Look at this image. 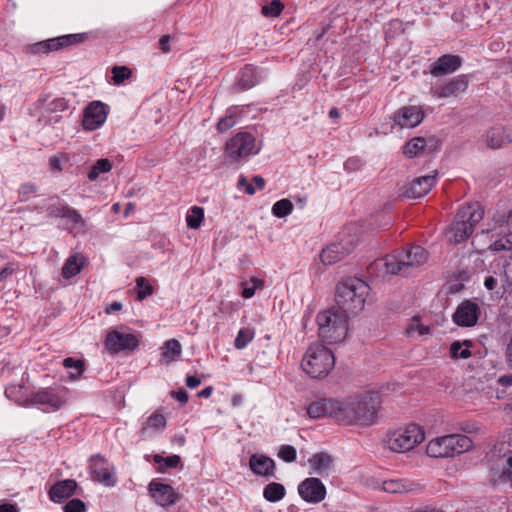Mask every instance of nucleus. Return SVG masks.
<instances>
[{
	"instance_id": "f257e3e1",
	"label": "nucleus",
	"mask_w": 512,
	"mask_h": 512,
	"mask_svg": "<svg viewBox=\"0 0 512 512\" xmlns=\"http://www.w3.org/2000/svg\"><path fill=\"white\" fill-rule=\"evenodd\" d=\"M427 259L428 252L422 246L410 245L406 249L396 250L374 260L367 267V271L369 275L375 277L405 275L410 268L423 265Z\"/></svg>"
},
{
	"instance_id": "f03ea898",
	"label": "nucleus",
	"mask_w": 512,
	"mask_h": 512,
	"mask_svg": "<svg viewBox=\"0 0 512 512\" xmlns=\"http://www.w3.org/2000/svg\"><path fill=\"white\" fill-rule=\"evenodd\" d=\"M381 405L379 392H367L356 399L341 402L339 422L368 426L375 422Z\"/></svg>"
},
{
	"instance_id": "7ed1b4c3",
	"label": "nucleus",
	"mask_w": 512,
	"mask_h": 512,
	"mask_svg": "<svg viewBox=\"0 0 512 512\" xmlns=\"http://www.w3.org/2000/svg\"><path fill=\"white\" fill-rule=\"evenodd\" d=\"M370 288L363 280L350 277L341 281L336 287L335 301L339 313L356 315L364 308L366 297Z\"/></svg>"
},
{
	"instance_id": "20e7f679",
	"label": "nucleus",
	"mask_w": 512,
	"mask_h": 512,
	"mask_svg": "<svg viewBox=\"0 0 512 512\" xmlns=\"http://www.w3.org/2000/svg\"><path fill=\"white\" fill-rule=\"evenodd\" d=\"M318 335L327 344L342 342L348 332L347 315L335 310H326L317 315Z\"/></svg>"
},
{
	"instance_id": "39448f33",
	"label": "nucleus",
	"mask_w": 512,
	"mask_h": 512,
	"mask_svg": "<svg viewBox=\"0 0 512 512\" xmlns=\"http://www.w3.org/2000/svg\"><path fill=\"white\" fill-rule=\"evenodd\" d=\"M483 217L484 210L478 202L461 207L457 212L455 221L451 224L450 240L454 243H461L468 239Z\"/></svg>"
},
{
	"instance_id": "423d86ee",
	"label": "nucleus",
	"mask_w": 512,
	"mask_h": 512,
	"mask_svg": "<svg viewBox=\"0 0 512 512\" xmlns=\"http://www.w3.org/2000/svg\"><path fill=\"white\" fill-rule=\"evenodd\" d=\"M335 365L333 352L320 344L310 345L301 363L302 369L312 378L328 375Z\"/></svg>"
},
{
	"instance_id": "0eeeda50",
	"label": "nucleus",
	"mask_w": 512,
	"mask_h": 512,
	"mask_svg": "<svg viewBox=\"0 0 512 512\" xmlns=\"http://www.w3.org/2000/svg\"><path fill=\"white\" fill-rule=\"evenodd\" d=\"M261 150V143L249 132H238L225 145L224 155L231 164H239L256 155Z\"/></svg>"
},
{
	"instance_id": "6e6552de",
	"label": "nucleus",
	"mask_w": 512,
	"mask_h": 512,
	"mask_svg": "<svg viewBox=\"0 0 512 512\" xmlns=\"http://www.w3.org/2000/svg\"><path fill=\"white\" fill-rule=\"evenodd\" d=\"M425 439L422 427L410 423L404 428L390 431L385 439L388 448L393 452L403 453L410 451Z\"/></svg>"
},
{
	"instance_id": "1a4fd4ad",
	"label": "nucleus",
	"mask_w": 512,
	"mask_h": 512,
	"mask_svg": "<svg viewBox=\"0 0 512 512\" xmlns=\"http://www.w3.org/2000/svg\"><path fill=\"white\" fill-rule=\"evenodd\" d=\"M140 339L133 333H123L116 329L107 332L104 346L110 354L122 351H134L139 347Z\"/></svg>"
},
{
	"instance_id": "9d476101",
	"label": "nucleus",
	"mask_w": 512,
	"mask_h": 512,
	"mask_svg": "<svg viewBox=\"0 0 512 512\" xmlns=\"http://www.w3.org/2000/svg\"><path fill=\"white\" fill-rule=\"evenodd\" d=\"M87 38V33L67 34L37 42L31 46V51L35 54H47L52 51H57L72 45L83 43Z\"/></svg>"
},
{
	"instance_id": "9b49d317",
	"label": "nucleus",
	"mask_w": 512,
	"mask_h": 512,
	"mask_svg": "<svg viewBox=\"0 0 512 512\" xmlns=\"http://www.w3.org/2000/svg\"><path fill=\"white\" fill-rule=\"evenodd\" d=\"M90 474L94 481L107 487H113L117 483V478L113 467L102 455L96 454L90 457Z\"/></svg>"
},
{
	"instance_id": "f8f14e48",
	"label": "nucleus",
	"mask_w": 512,
	"mask_h": 512,
	"mask_svg": "<svg viewBox=\"0 0 512 512\" xmlns=\"http://www.w3.org/2000/svg\"><path fill=\"white\" fill-rule=\"evenodd\" d=\"M306 410L311 419L330 417L339 422L341 402L331 398H320L311 402Z\"/></svg>"
},
{
	"instance_id": "ddd939ff",
	"label": "nucleus",
	"mask_w": 512,
	"mask_h": 512,
	"mask_svg": "<svg viewBox=\"0 0 512 512\" xmlns=\"http://www.w3.org/2000/svg\"><path fill=\"white\" fill-rule=\"evenodd\" d=\"M481 313L480 306L469 299L462 301L452 315L453 322L460 327H473Z\"/></svg>"
},
{
	"instance_id": "4468645a",
	"label": "nucleus",
	"mask_w": 512,
	"mask_h": 512,
	"mask_svg": "<svg viewBox=\"0 0 512 512\" xmlns=\"http://www.w3.org/2000/svg\"><path fill=\"white\" fill-rule=\"evenodd\" d=\"M32 405H44L52 411L60 409L65 403L64 388H42L30 395Z\"/></svg>"
},
{
	"instance_id": "2eb2a0df",
	"label": "nucleus",
	"mask_w": 512,
	"mask_h": 512,
	"mask_svg": "<svg viewBox=\"0 0 512 512\" xmlns=\"http://www.w3.org/2000/svg\"><path fill=\"white\" fill-rule=\"evenodd\" d=\"M298 493L305 502L317 504L325 499L327 490L319 478L309 477L298 485Z\"/></svg>"
},
{
	"instance_id": "dca6fc26",
	"label": "nucleus",
	"mask_w": 512,
	"mask_h": 512,
	"mask_svg": "<svg viewBox=\"0 0 512 512\" xmlns=\"http://www.w3.org/2000/svg\"><path fill=\"white\" fill-rule=\"evenodd\" d=\"M424 116L425 114L421 107L409 105L403 106L394 112L391 120L401 128H414L423 121Z\"/></svg>"
},
{
	"instance_id": "f3484780",
	"label": "nucleus",
	"mask_w": 512,
	"mask_h": 512,
	"mask_svg": "<svg viewBox=\"0 0 512 512\" xmlns=\"http://www.w3.org/2000/svg\"><path fill=\"white\" fill-rule=\"evenodd\" d=\"M469 82L470 76L467 74H461L436 86L433 90V94L437 98L456 97L459 94L466 92Z\"/></svg>"
},
{
	"instance_id": "a211bd4d",
	"label": "nucleus",
	"mask_w": 512,
	"mask_h": 512,
	"mask_svg": "<svg viewBox=\"0 0 512 512\" xmlns=\"http://www.w3.org/2000/svg\"><path fill=\"white\" fill-rule=\"evenodd\" d=\"M148 490L155 502L162 507L175 505L181 499V495L169 485L152 480Z\"/></svg>"
},
{
	"instance_id": "6ab92c4d",
	"label": "nucleus",
	"mask_w": 512,
	"mask_h": 512,
	"mask_svg": "<svg viewBox=\"0 0 512 512\" xmlns=\"http://www.w3.org/2000/svg\"><path fill=\"white\" fill-rule=\"evenodd\" d=\"M106 118V105L100 101H92L84 109L82 126L85 130L93 131L102 126Z\"/></svg>"
},
{
	"instance_id": "aec40b11",
	"label": "nucleus",
	"mask_w": 512,
	"mask_h": 512,
	"mask_svg": "<svg viewBox=\"0 0 512 512\" xmlns=\"http://www.w3.org/2000/svg\"><path fill=\"white\" fill-rule=\"evenodd\" d=\"M454 439L445 435L430 440L426 446V454L431 458H448L455 455Z\"/></svg>"
},
{
	"instance_id": "412c9836",
	"label": "nucleus",
	"mask_w": 512,
	"mask_h": 512,
	"mask_svg": "<svg viewBox=\"0 0 512 512\" xmlns=\"http://www.w3.org/2000/svg\"><path fill=\"white\" fill-rule=\"evenodd\" d=\"M354 246L351 242H335L322 249L320 253V259L324 265H333L347 255H349Z\"/></svg>"
},
{
	"instance_id": "4be33fe9",
	"label": "nucleus",
	"mask_w": 512,
	"mask_h": 512,
	"mask_svg": "<svg viewBox=\"0 0 512 512\" xmlns=\"http://www.w3.org/2000/svg\"><path fill=\"white\" fill-rule=\"evenodd\" d=\"M36 107L42 118H48L50 114L68 109V101L63 97L52 98L50 94H41L36 102Z\"/></svg>"
},
{
	"instance_id": "5701e85b",
	"label": "nucleus",
	"mask_w": 512,
	"mask_h": 512,
	"mask_svg": "<svg viewBox=\"0 0 512 512\" xmlns=\"http://www.w3.org/2000/svg\"><path fill=\"white\" fill-rule=\"evenodd\" d=\"M462 65V58L458 55L445 54L440 56L430 68L434 77L445 76L457 71Z\"/></svg>"
},
{
	"instance_id": "b1692460",
	"label": "nucleus",
	"mask_w": 512,
	"mask_h": 512,
	"mask_svg": "<svg viewBox=\"0 0 512 512\" xmlns=\"http://www.w3.org/2000/svg\"><path fill=\"white\" fill-rule=\"evenodd\" d=\"M77 486L78 484L74 479L60 480L49 489V498L55 503H61L75 494Z\"/></svg>"
},
{
	"instance_id": "393cba45",
	"label": "nucleus",
	"mask_w": 512,
	"mask_h": 512,
	"mask_svg": "<svg viewBox=\"0 0 512 512\" xmlns=\"http://www.w3.org/2000/svg\"><path fill=\"white\" fill-rule=\"evenodd\" d=\"M249 467L256 475L271 477L274 476L276 464L272 458L255 453L249 459Z\"/></svg>"
},
{
	"instance_id": "a878e982",
	"label": "nucleus",
	"mask_w": 512,
	"mask_h": 512,
	"mask_svg": "<svg viewBox=\"0 0 512 512\" xmlns=\"http://www.w3.org/2000/svg\"><path fill=\"white\" fill-rule=\"evenodd\" d=\"M436 175H426L416 178L406 189L405 195L411 198H420L428 194L435 186Z\"/></svg>"
},
{
	"instance_id": "bb28decb",
	"label": "nucleus",
	"mask_w": 512,
	"mask_h": 512,
	"mask_svg": "<svg viewBox=\"0 0 512 512\" xmlns=\"http://www.w3.org/2000/svg\"><path fill=\"white\" fill-rule=\"evenodd\" d=\"M313 471L323 476L333 466V458L326 452H319L312 455L308 460Z\"/></svg>"
},
{
	"instance_id": "cd10ccee",
	"label": "nucleus",
	"mask_w": 512,
	"mask_h": 512,
	"mask_svg": "<svg viewBox=\"0 0 512 512\" xmlns=\"http://www.w3.org/2000/svg\"><path fill=\"white\" fill-rule=\"evenodd\" d=\"M85 261L86 259L84 257L79 259L77 254L69 256L62 267V276L65 279H70L76 276L81 272Z\"/></svg>"
},
{
	"instance_id": "c85d7f7f",
	"label": "nucleus",
	"mask_w": 512,
	"mask_h": 512,
	"mask_svg": "<svg viewBox=\"0 0 512 512\" xmlns=\"http://www.w3.org/2000/svg\"><path fill=\"white\" fill-rule=\"evenodd\" d=\"M5 395L8 399L13 400L20 406H31L30 396H27L24 391V385L13 384L5 389Z\"/></svg>"
},
{
	"instance_id": "c756f323",
	"label": "nucleus",
	"mask_w": 512,
	"mask_h": 512,
	"mask_svg": "<svg viewBox=\"0 0 512 512\" xmlns=\"http://www.w3.org/2000/svg\"><path fill=\"white\" fill-rule=\"evenodd\" d=\"M512 142L504 127H493L487 132V144L492 149L500 148L505 142Z\"/></svg>"
},
{
	"instance_id": "7c9ffc66",
	"label": "nucleus",
	"mask_w": 512,
	"mask_h": 512,
	"mask_svg": "<svg viewBox=\"0 0 512 512\" xmlns=\"http://www.w3.org/2000/svg\"><path fill=\"white\" fill-rule=\"evenodd\" d=\"M162 359L168 364L175 361L182 352V346L176 339L166 341L162 348Z\"/></svg>"
},
{
	"instance_id": "2f4dec72",
	"label": "nucleus",
	"mask_w": 512,
	"mask_h": 512,
	"mask_svg": "<svg viewBox=\"0 0 512 512\" xmlns=\"http://www.w3.org/2000/svg\"><path fill=\"white\" fill-rule=\"evenodd\" d=\"M258 83L256 68L252 65H246L240 71L238 85L241 89H250Z\"/></svg>"
},
{
	"instance_id": "473e14b6",
	"label": "nucleus",
	"mask_w": 512,
	"mask_h": 512,
	"mask_svg": "<svg viewBox=\"0 0 512 512\" xmlns=\"http://www.w3.org/2000/svg\"><path fill=\"white\" fill-rule=\"evenodd\" d=\"M431 333V327L428 325H424L421 322V318L419 316L412 317L406 328H405V334L408 337L414 336L417 334L418 336H426Z\"/></svg>"
},
{
	"instance_id": "72a5a7b5",
	"label": "nucleus",
	"mask_w": 512,
	"mask_h": 512,
	"mask_svg": "<svg viewBox=\"0 0 512 512\" xmlns=\"http://www.w3.org/2000/svg\"><path fill=\"white\" fill-rule=\"evenodd\" d=\"M286 489L284 485L277 482L267 484L263 490V497L269 502H278L284 498Z\"/></svg>"
},
{
	"instance_id": "f704fd0d",
	"label": "nucleus",
	"mask_w": 512,
	"mask_h": 512,
	"mask_svg": "<svg viewBox=\"0 0 512 512\" xmlns=\"http://www.w3.org/2000/svg\"><path fill=\"white\" fill-rule=\"evenodd\" d=\"M112 167L113 164L109 159H98L91 167L90 171L87 174V177L90 181H95L98 179L100 174L110 172L112 170Z\"/></svg>"
},
{
	"instance_id": "c9c22d12",
	"label": "nucleus",
	"mask_w": 512,
	"mask_h": 512,
	"mask_svg": "<svg viewBox=\"0 0 512 512\" xmlns=\"http://www.w3.org/2000/svg\"><path fill=\"white\" fill-rule=\"evenodd\" d=\"M425 146L426 140L423 137H415L405 144L403 153L409 158H414L424 151Z\"/></svg>"
},
{
	"instance_id": "e433bc0d",
	"label": "nucleus",
	"mask_w": 512,
	"mask_h": 512,
	"mask_svg": "<svg viewBox=\"0 0 512 512\" xmlns=\"http://www.w3.org/2000/svg\"><path fill=\"white\" fill-rule=\"evenodd\" d=\"M167 421L163 414L158 411L153 412L143 424L141 428V433L145 434L146 430L149 428H154L156 430H162L166 427Z\"/></svg>"
},
{
	"instance_id": "4c0bfd02",
	"label": "nucleus",
	"mask_w": 512,
	"mask_h": 512,
	"mask_svg": "<svg viewBox=\"0 0 512 512\" xmlns=\"http://www.w3.org/2000/svg\"><path fill=\"white\" fill-rule=\"evenodd\" d=\"M472 345L471 341L461 343L454 341L450 346V356L453 359H467L471 356L469 347Z\"/></svg>"
},
{
	"instance_id": "58836bf2",
	"label": "nucleus",
	"mask_w": 512,
	"mask_h": 512,
	"mask_svg": "<svg viewBox=\"0 0 512 512\" xmlns=\"http://www.w3.org/2000/svg\"><path fill=\"white\" fill-rule=\"evenodd\" d=\"M153 460L156 464L159 465V472H165V470L169 468H176L181 462V458L179 455L163 457L159 454H156L154 455Z\"/></svg>"
},
{
	"instance_id": "ea45409f",
	"label": "nucleus",
	"mask_w": 512,
	"mask_h": 512,
	"mask_svg": "<svg viewBox=\"0 0 512 512\" xmlns=\"http://www.w3.org/2000/svg\"><path fill=\"white\" fill-rule=\"evenodd\" d=\"M204 219V209L199 206H193L186 216L187 226L190 229H197L201 226Z\"/></svg>"
},
{
	"instance_id": "a19ab883",
	"label": "nucleus",
	"mask_w": 512,
	"mask_h": 512,
	"mask_svg": "<svg viewBox=\"0 0 512 512\" xmlns=\"http://www.w3.org/2000/svg\"><path fill=\"white\" fill-rule=\"evenodd\" d=\"M39 191L38 185L32 182L23 183L18 189V199L21 202H26L36 197Z\"/></svg>"
},
{
	"instance_id": "79ce46f5",
	"label": "nucleus",
	"mask_w": 512,
	"mask_h": 512,
	"mask_svg": "<svg viewBox=\"0 0 512 512\" xmlns=\"http://www.w3.org/2000/svg\"><path fill=\"white\" fill-rule=\"evenodd\" d=\"M293 210V204L289 199H281L275 202L272 206V213L277 218H284L291 214Z\"/></svg>"
},
{
	"instance_id": "37998d69",
	"label": "nucleus",
	"mask_w": 512,
	"mask_h": 512,
	"mask_svg": "<svg viewBox=\"0 0 512 512\" xmlns=\"http://www.w3.org/2000/svg\"><path fill=\"white\" fill-rule=\"evenodd\" d=\"M489 250L493 252L512 251V232L504 234L490 244Z\"/></svg>"
},
{
	"instance_id": "c03bdc74",
	"label": "nucleus",
	"mask_w": 512,
	"mask_h": 512,
	"mask_svg": "<svg viewBox=\"0 0 512 512\" xmlns=\"http://www.w3.org/2000/svg\"><path fill=\"white\" fill-rule=\"evenodd\" d=\"M254 338V331L250 328H242L238 331V334L234 340V346L236 349H244Z\"/></svg>"
},
{
	"instance_id": "a18cd8bd",
	"label": "nucleus",
	"mask_w": 512,
	"mask_h": 512,
	"mask_svg": "<svg viewBox=\"0 0 512 512\" xmlns=\"http://www.w3.org/2000/svg\"><path fill=\"white\" fill-rule=\"evenodd\" d=\"M68 214L66 219H68L73 226V229L76 230L78 233L82 232L84 233L86 230V220L82 217V215L73 208H70V210H67Z\"/></svg>"
},
{
	"instance_id": "49530a36",
	"label": "nucleus",
	"mask_w": 512,
	"mask_h": 512,
	"mask_svg": "<svg viewBox=\"0 0 512 512\" xmlns=\"http://www.w3.org/2000/svg\"><path fill=\"white\" fill-rule=\"evenodd\" d=\"M284 9V4L280 0H272L270 4L263 5L261 13L265 17H278Z\"/></svg>"
},
{
	"instance_id": "de8ad7c7",
	"label": "nucleus",
	"mask_w": 512,
	"mask_h": 512,
	"mask_svg": "<svg viewBox=\"0 0 512 512\" xmlns=\"http://www.w3.org/2000/svg\"><path fill=\"white\" fill-rule=\"evenodd\" d=\"M236 110H237L236 108L229 109L228 114L218 121L217 130L219 132H225V131L229 130L230 128H232L237 123V120L235 117Z\"/></svg>"
},
{
	"instance_id": "09e8293b",
	"label": "nucleus",
	"mask_w": 512,
	"mask_h": 512,
	"mask_svg": "<svg viewBox=\"0 0 512 512\" xmlns=\"http://www.w3.org/2000/svg\"><path fill=\"white\" fill-rule=\"evenodd\" d=\"M136 286L138 288V300H144L146 297L150 296L153 293V287L144 277H138L136 279Z\"/></svg>"
},
{
	"instance_id": "8fccbe9b",
	"label": "nucleus",
	"mask_w": 512,
	"mask_h": 512,
	"mask_svg": "<svg viewBox=\"0 0 512 512\" xmlns=\"http://www.w3.org/2000/svg\"><path fill=\"white\" fill-rule=\"evenodd\" d=\"M131 74V70L126 66H115L112 68V80L117 85L129 79Z\"/></svg>"
},
{
	"instance_id": "3c124183",
	"label": "nucleus",
	"mask_w": 512,
	"mask_h": 512,
	"mask_svg": "<svg viewBox=\"0 0 512 512\" xmlns=\"http://www.w3.org/2000/svg\"><path fill=\"white\" fill-rule=\"evenodd\" d=\"M451 436L453 438H455L454 439V448H456L455 455L461 454L464 451H467L472 445L471 439L467 436L459 435V434H451Z\"/></svg>"
},
{
	"instance_id": "603ef678",
	"label": "nucleus",
	"mask_w": 512,
	"mask_h": 512,
	"mask_svg": "<svg viewBox=\"0 0 512 512\" xmlns=\"http://www.w3.org/2000/svg\"><path fill=\"white\" fill-rule=\"evenodd\" d=\"M63 366L65 368H74L77 370V375L71 374L72 379H76L85 370V364L82 360L75 359L73 357H67L63 360Z\"/></svg>"
},
{
	"instance_id": "864d4df0",
	"label": "nucleus",
	"mask_w": 512,
	"mask_h": 512,
	"mask_svg": "<svg viewBox=\"0 0 512 512\" xmlns=\"http://www.w3.org/2000/svg\"><path fill=\"white\" fill-rule=\"evenodd\" d=\"M278 457L287 463L294 462L297 458L296 449L291 445H282L279 449Z\"/></svg>"
},
{
	"instance_id": "5fc2aeb1",
	"label": "nucleus",
	"mask_w": 512,
	"mask_h": 512,
	"mask_svg": "<svg viewBox=\"0 0 512 512\" xmlns=\"http://www.w3.org/2000/svg\"><path fill=\"white\" fill-rule=\"evenodd\" d=\"M64 512H86V504L78 498L69 500L63 507Z\"/></svg>"
},
{
	"instance_id": "6e6d98bb",
	"label": "nucleus",
	"mask_w": 512,
	"mask_h": 512,
	"mask_svg": "<svg viewBox=\"0 0 512 512\" xmlns=\"http://www.w3.org/2000/svg\"><path fill=\"white\" fill-rule=\"evenodd\" d=\"M70 206H68L67 204H62V203H58V204H54V205H51L49 208H48V212L50 215L54 216V217H59V218H66L67 217V210H70Z\"/></svg>"
},
{
	"instance_id": "4d7b16f0",
	"label": "nucleus",
	"mask_w": 512,
	"mask_h": 512,
	"mask_svg": "<svg viewBox=\"0 0 512 512\" xmlns=\"http://www.w3.org/2000/svg\"><path fill=\"white\" fill-rule=\"evenodd\" d=\"M253 282L252 286H244L241 292L242 297L248 299L251 298L255 294L256 288L262 284V281L256 278L251 280Z\"/></svg>"
},
{
	"instance_id": "13d9d810",
	"label": "nucleus",
	"mask_w": 512,
	"mask_h": 512,
	"mask_svg": "<svg viewBox=\"0 0 512 512\" xmlns=\"http://www.w3.org/2000/svg\"><path fill=\"white\" fill-rule=\"evenodd\" d=\"M171 396L183 404H186L189 400V395L183 388H180L177 391H172Z\"/></svg>"
},
{
	"instance_id": "bf43d9fd",
	"label": "nucleus",
	"mask_w": 512,
	"mask_h": 512,
	"mask_svg": "<svg viewBox=\"0 0 512 512\" xmlns=\"http://www.w3.org/2000/svg\"><path fill=\"white\" fill-rule=\"evenodd\" d=\"M401 485L397 482V481H385L383 483V489L386 491V492H389V493H398V492H401Z\"/></svg>"
},
{
	"instance_id": "052dcab7",
	"label": "nucleus",
	"mask_w": 512,
	"mask_h": 512,
	"mask_svg": "<svg viewBox=\"0 0 512 512\" xmlns=\"http://www.w3.org/2000/svg\"><path fill=\"white\" fill-rule=\"evenodd\" d=\"M49 167L52 171L61 172L63 170L61 159L56 155L51 156L49 158Z\"/></svg>"
},
{
	"instance_id": "680f3d73",
	"label": "nucleus",
	"mask_w": 512,
	"mask_h": 512,
	"mask_svg": "<svg viewBox=\"0 0 512 512\" xmlns=\"http://www.w3.org/2000/svg\"><path fill=\"white\" fill-rule=\"evenodd\" d=\"M170 35H163L160 39H159V49L163 52V53H169L171 51V47H170Z\"/></svg>"
},
{
	"instance_id": "e2e57ef3",
	"label": "nucleus",
	"mask_w": 512,
	"mask_h": 512,
	"mask_svg": "<svg viewBox=\"0 0 512 512\" xmlns=\"http://www.w3.org/2000/svg\"><path fill=\"white\" fill-rule=\"evenodd\" d=\"M201 384V378L197 375H188L186 377V385L190 389H194Z\"/></svg>"
},
{
	"instance_id": "0e129e2a",
	"label": "nucleus",
	"mask_w": 512,
	"mask_h": 512,
	"mask_svg": "<svg viewBox=\"0 0 512 512\" xmlns=\"http://www.w3.org/2000/svg\"><path fill=\"white\" fill-rule=\"evenodd\" d=\"M0 512H19L15 503L3 502L0 503Z\"/></svg>"
},
{
	"instance_id": "69168bd1",
	"label": "nucleus",
	"mask_w": 512,
	"mask_h": 512,
	"mask_svg": "<svg viewBox=\"0 0 512 512\" xmlns=\"http://www.w3.org/2000/svg\"><path fill=\"white\" fill-rule=\"evenodd\" d=\"M498 383L504 387L512 386V374L502 375L498 379Z\"/></svg>"
},
{
	"instance_id": "338daca9",
	"label": "nucleus",
	"mask_w": 512,
	"mask_h": 512,
	"mask_svg": "<svg viewBox=\"0 0 512 512\" xmlns=\"http://www.w3.org/2000/svg\"><path fill=\"white\" fill-rule=\"evenodd\" d=\"M484 286L487 290H494L497 286V280L493 276H488L485 278Z\"/></svg>"
},
{
	"instance_id": "774afa93",
	"label": "nucleus",
	"mask_w": 512,
	"mask_h": 512,
	"mask_svg": "<svg viewBox=\"0 0 512 512\" xmlns=\"http://www.w3.org/2000/svg\"><path fill=\"white\" fill-rule=\"evenodd\" d=\"M121 309H122V303L116 301V302H113V303L107 305L105 308V312L107 314H110L112 312L119 311Z\"/></svg>"
}]
</instances>
